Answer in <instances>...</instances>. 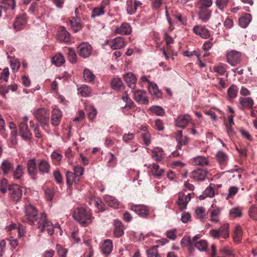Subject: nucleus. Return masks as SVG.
<instances>
[{"mask_svg":"<svg viewBox=\"0 0 257 257\" xmlns=\"http://www.w3.org/2000/svg\"><path fill=\"white\" fill-rule=\"evenodd\" d=\"M27 169L31 178L36 179L38 172L43 175L49 174L50 172L51 165L49 162L44 159L36 161L35 159L33 158L27 161Z\"/></svg>","mask_w":257,"mask_h":257,"instance_id":"nucleus-1","label":"nucleus"},{"mask_svg":"<svg viewBox=\"0 0 257 257\" xmlns=\"http://www.w3.org/2000/svg\"><path fill=\"white\" fill-rule=\"evenodd\" d=\"M73 217L82 226H86L92 221L91 213L88 208L78 207L75 208L73 213Z\"/></svg>","mask_w":257,"mask_h":257,"instance_id":"nucleus-2","label":"nucleus"},{"mask_svg":"<svg viewBox=\"0 0 257 257\" xmlns=\"http://www.w3.org/2000/svg\"><path fill=\"white\" fill-rule=\"evenodd\" d=\"M36 222L37 227L41 232L47 231L50 235L54 233V225L48 219L47 214L45 212L39 214V217Z\"/></svg>","mask_w":257,"mask_h":257,"instance_id":"nucleus-3","label":"nucleus"},{"mask_svg":"<svg viewBox=\"0 0 257 257\" xmlns=\"http://www.w3.org/2000/svg\"><path fill=\"white\" fill-rule=\"evenodd\" d=\"M39 214L38 210L32 205L28 204L25 207V215L22 217V221L30 225L34 224L37 222Z\"/></svg>","mask_w":257,"mask_h":257,"instance_id":"nucleus-4","label":"nucleus"},{"mask_svg":"<svg viewBox=\"0 0 257 257\" xmlns=\"http://www.w3.org/2000/svg\"><path fill=\"white\" fill-rule=\"evenodd\" d=\"M9 196L12 201L18 202L20 200L23 195L22 187L18 184H12L8 188Z\"/></svg>","mask_w":257,"mask_h":257,"instance_id":"nucleus-5","label":"nucleus"},{"mask_svg":"<svg viewBox=\"0 0 257 257\" xmlns=\"http://www.w3.org/2000/svg\"><path fill=\"white\" fill-rule=\"evenodd\" d=\"M34 115L36 119L39 122L41 126L47 125L49 121L50 115L49 112L45 109L41 108L37 110Z\"/></svg>","mask_w":257,"mask_h":257,"instance_id":"nucleus-6","label":"nucleus"},{"mask_svg":"<svg viewBox=\"0 0 257 257\" xmlns=\"http://www.w3.org/2000/svg\"><path fill=\"white\" fill-rule=\"evenodd\" d=\"M22 121L19 123V134L25 140H30L31 139L32 134L28 128L27 122L28 120L27 116H25L22 118Z\"/></svg>","mask_w":257,"mask_h":257,"instance_id":"nucleus-7","label":"nucleus"},{"mask_svg":"<svg viewBox=\"0 0 257 257\" xmlns=\"http://www.w3.org/2000/svg\"><path fill=\"white\" fill-rule=\"evenodd\" d=\"M77 52L81 57L87 58L91 54L92 47L89 43L83 42L77 46Z\"/></svg>","mask_w":257,"mask_h":257,"instance_id":"nucleus-8","label":"nucleus"},{"mask_svg":"<svg viewBox=\"0 0 257 257\" xmlns=\"http://www.w3.org/2000/svg\"><path fill=\"white\" fill-rule=\"evenodd\" d=\"M241 54L236 50H231L226 54L227 62L231 65L234 66L241 61Z\"/></svg>","mask_w":257,"mask_h":257,"instance_id":"nucleus-9","label":"nucleus"},{"mask_svg":"<svg viewBox=\"0 0 257 257\" xmlns=\"http://www.w3.org/2000/svg\"><path fill=\"white\" fill-rule=\"evenodd\" d=\"M130 209L142 217H146L149 214V207L144 205H132L131 206Z\"/></svg>","mask_w":257,"mask_h":257,"instance_id":"nucleus-10","label":"nucleus"},{"mask_svg":"<svg viewBox=\"0 0 257 257\" xmlns=\"http://www.w3.org/2000/svg\"><path fill=\"white\" fill-rule=\"evenodd\" d=\"M126 5L127 14L132 15L136 13L139 7L141 8L142 3L139 1L127 0Z\"/></svg>","mask_w":257,"mask_h":257,"instance_id":"nucleus-11","label":"nucleus"},{"mask_svg":"<svg viewBox=\"0 0 257 257\" xmlns=\"http://www.w3.org/2000/svg\"><path fill=\"white\" fill-rule=\"evenodd\" d=\"M193 31L203 39H207L210 36L209 31L204 26H195L193 28Z\"/></svg>","mask_w":257,"mask_h":257,"instance_id":"nucleus-12","label":"nucleus"},{"mask_svg":"<svg viewBox=\"0 0 257 257\" xmlns=\"http://www.w3.org/2000/svg\"><path fill=\"white\" fill-rule=\"evenodd\" d=\"M134 99L141 104H147L149 100L146 95V92L143 90H138L134 91Z\"/></svg>","mask_w":257,"mask_h":257,"instance_id":"nucleus-13","label":"nucleus"},{"mask_svg":"<svg viewBox=\"0 0 257 257\" xmlns=\"http://www.w3.org/2000/svg\"><path fill=\"white\" fill-rule=\"evenodd\" d=\"M27 23V18L25 15L23 14L17 17L14 24L13 28L16 31L22 30L24 26Z\"/></svg>","mask_w":257,"mask_h":257,"instance_id":"nucleus-14","label":"nucleus"},{"mask_svg":"<svg viewBox=\"0 0 257 257\" xmlns=\"http://www.w3.org/2000/svg\"><path fill=\"white\" fill-rule=\"evenodd\" d=\"M62 114L61 111L58 108H54L51 114V124L54 126H58L61 120Z\"/></svg>","mask_w":257,"mask_h":257,"instance_id":"nucleus-15","label":"nucleus"},{"mask_svg":"<svg viewBox=\"0 0 257 257\" xmlns=\"http://www.w3.org/2000/svg\"><path fill=\"white\" fill-rule=\"evenodd\" d=\"M57 39L60 41L64 42L65 43H68L71 41L70 34L64 27L60 28V30L58 32Z\"/></svg>","mask_w":257,"mask_h":257,"instance_id":"nucleus-16","label":"nucleus"},{"mask_svg":"<svg viewBox=\"0 0 257 257\" xmlns=\"http://www.w3.org/2000/svg\"><path fill=\"white\" fill-rule=\"evenodd\" d=\"M212 11L209 9H198V17L202 22L206 23L209 21Z\"/></svg>","mask_w":257,"mask_h":257,"instance_id":"nucleus-17","label":"nucleus"},{"mask_svg":"<svg viewBox=\"0 0 257 257\" xmlns=\"http://www.w3.org/2000/svg\"><path fill=\"white\" fill-rule=\"evenodd\" d=\"M109 45L113 50L119 49L125 46V42L123 38L118 37L112 40Z\"/></svg>","mask_w":257,"mask_h":257,"instance_id":"nucleus-18","label":"nucleus"},{"mask_svg":"<svg viewBox=\"0 0 257 257\" xmlns=\"http://www.w3.org/2000/svg\"><path fill=\"white\" fill-rule=\"evenodd\" d=\"M239 108L242 110L252 108L253 100L250 97H240L239 99Z\"/></svg>","mask_w":257,"mask_h":257,"instance_id":"nucleus-19","label":"nucleus"},{"mask_svg":"<svg viewBox=\"0 0 257 257\" xmlns=\"http://www.w3.org/2000/svg\"><path fill=\"white\" fill-rule=\"evenodd\" d=\"M207 172L203 169H198L194 170L191 177L197 181H204L206 178Z\"/></svg>","mask_w":257,"mask_h":257,"instance_id":"nucleus-20","label":"nucleus"},{"mask_svg":"<svg viewBox=\"0 0 257 257\" xmlns=\"http://www.w3.org/2000/svg\"><path fill=\"white\" fill-rule=\"evenodd\" d=\"M191 120L190 115L185 114L178 117L176 120V125L178 127L185 128Z\"/></svg>","mask_w":257,"mask_h":257,"instance_id":"nucleus-21","label":"nucleus"},{"mask_svg":"<svg viewBox=\"0 0 257 257\" xmlns=\"http://www.w3.org/2000/svg\"><path fill=\"white\" fill-rule=\"evenodd\" d=\"M123 79L129 87L133 89L135 88L137 82V78L133 73L129 72L124 75Z\"/></svg>","mask_w":257,"mask_h":257,"instance_id":"nucleus-22","label":"nucleus"},{"mask_svg":"<svg viewBox=\"0 0 257 257\" xmlns=\"http://www.w3.org/2000/svg\"><path fill=\"white\" fill-rule=\"evenodd\" d=\"M80 18L73 17L69 20V23L71 27V29L75 33L77 32L82 29V25L80 23Z\"/></svg>","mask_w":257,"mask_h":257,"instance_id":"nucleus-23","label":"nucleus"},{"mask_svg":"<svg viewBox=\"0 0 257 257\" xmlns=\"http://www.w3.org/2000/svg\"><path fill=\"white\" fill-rule=\"evenodd\" d=\"M132 31V28L128 23H123L119 27L116 28L115 33L122 35H129Z\"/></svg>","mask_w":257,"mask_h":257,"instance_id":"nucleus-24","label":"nucleus"},{"mask_svg":"<svg viewBox=\"0 0 257 257\" xmlns=\"http://www.w3.org/2000/svg\"><path fill=\"white\" fill-rule=\"evenodd\" d=\"M113 233L117 237L121 236L124 234L122 223L118 220L114 221Z\"/></svg>","mask_w":257,"mask_h":257,"instance_id":"nucleus-25","label":"nucleus"},{"mask_svg":"<svg viewBox=\"0 0 257 257\" xmlns=\"http://www.w3.org/2000/svg\"><path fill=\"white\" fill-rule=\"evenodd\" d=\"M100 248L103 253L109 254L111 252L113 248L112 241L110 239L105 240Z\"/></svg>","mask_w":257,"mask_h":257,"instance_id":"nucleus-26","label":"nucleus"},{"mask_svg":"<svg viewBox=\"0 0 257 257\" xmlns=\"http://www.w3.org/2000/svg\"><path fill=\"white\" fill-rule=\"evenodd\" d=\"M104 198L105 203L111 207L117 208L119 205V202L113 196L106 195Z\"/></svg>","mask_w":257,"mask_h":257,"instance_id":"nucleus-27","label":"nucleus"},{"mask_svg":"<svg viewBox=\"0 0 257 257\" xmlns=\"http://www.w3.org/2000/svg\"><path fill=\"white\" fill-rule=\"evenodd\" d=\"M193 163L195 166H204L209 164L207 157L202 156H198L193 158Z\"/></svg>","mask_w":257,"mask_h":257,"instance_id":"nucleus-28","label":"nucleus"},{"mask_svg":"<svg viewBox=\"0 0 257 257\" xmlns=\"http://www.w3.org/2000/svg\"><path fill=\"white\" fill-rule=\"evenodd\" d=\"M148 89L150 93L153 95L156 96L157 98H160L162 96V92L159 90L157 84L154 82L150 83L148 85Z\"/></svg>","mask_w":257,"mask_h":257,"instance_id":"nucleus-29","label":"nucleus"},{"mask_svg":"<svg viewBox=\"0 0 257 257\" xmlns=\"http://www.w3.org/2000/svg\"><path fill=\"white\" fill-rule=\"evenodd\" d=\"M251 20V16L249 14H245L238 20L239 25L242 28H246Z\"/></svg>","mask_w":257,"mask_h":257,"instance_id":"nucleus-30","label":"nucleus"},{"mask_svg":"<svg viewBox=\"0 0 257 257\" xmlns=\"http://www.w3.org/2000/svg\"><path fill=\"white\" fill-rule=\"evenodd\" d=\"M238 90L237 87L234 84H232L227 89V96L228 99L231 100L236 97Z\"/></svg>","mask_w":257,"mask_h":257,"instance_id":"nucleus-31","label":"nucleus"},{"mask_svg":"<svg viewBox=\"0 0 257 257\" xmlns=\"http://www.w3.org/2000/svg\"><path fill=\"white\" fill-rule=\"evenodd\" d=\"M242 229L239 225H236L235 227L233 233V240L235 242L238 244L241 242L242 238Z\"/></svg>","mask_w":257,"mask_h":257,"instance_id":"nucleus-32","label":"nucleus"},{"mask_svg":"<svg viewBox=\"0 0 257 257\" xmlns=\"http://www.w3.org/2000/svg\"><path fill=\"white\" fill-rule=\"evenodd\" d=\"M229 224L227 223H224L218 229H217L221 237L226 238L229 237Z\"/></svg>","mask_w":257,"mask_h":257,"instance_id":"nucleus-33","label":"nucleus"},{"mask_svg":"<svg viewBox=\"0 0 257 257\" xmlns=\"http://www.w3.org/2000/svg\"><path fill=\"white\" fill-rule=\"evenodd\" d=\"M227 68L228 66L226 64L220 63L217 65L214 66L213 69L214 72H216L220 75H223L226 72Z\"/></svg>","mask_w":257,"mask_h":257,"instance_id":"nucleus-34","label":"nucleus"},{"mask_svg":"<svg viewBox=\"0 0 257 257\" xmlns=\"http://www.w3.org/2000/svg\"><path fill=\"white\" fill-rule=\"evenodd\" d=\"M1 4L6 13L8 10H14L16 6L15 0H3Z\"/></svg>","mask_w":257,"mask_h":257,"instance_id":"nucleus-35","label":"nucleus"},{"mask_svg":"<svg viewBox=\"0 0 257 257\" xmlns=\"http://www.w3.org/2000/svg\"><path fill=\"white\" fill-rule=\"evenodd\" d=\"M1 169L3 171L4 174L6 175L10 171L13 170V166L9 161L6 160L2 163Z\"/></svg>","mask_w":257,"mask_h":257,"instance_id":"nucleus-36","label":"nucleus"},{"mask_svg":"<svg viewBox=\"0 0 257 257\" xmlns=\"http://www.w3.org/2000/svg\"><path fill=\"white\" fill-rule=\"evenodd\" d=\"M195 214L198 219L203 221L207 218L205 209L202 207H198L195 210Z\"/></svg>","mask_w":257,"mask_h":257,"instance_id":"nucleus-37","label":"nucleus"},{"mask_svg":"<svg viewBox=\"0 0 257 257\" xmlns=\"http://www.w3.org/2000/svg\"><path fill=\"white\" fill-rule=\"evenodd\" d=\"M212 4V0H198L196 6L198 9H208Z\"/></svg>","mask_w":257,"mask_h":257,"instance_id":"nucleus-38","label":"nucleus"},{"mask_svg":"<svg viewBox=\"0 0 257 257\" xmlns=\"http://www.w3.org/2000/svg\"><path fill=\"white\" fill-rule=\"evenodd\" d=\"M24 169L25 167L21 165H18L16 169L13 170V177L14 179H20L23 176Z\"/></svg>","mask_w":257,"mask_h":257,"instance_id":"nucleus-39","label":"nucleus"},{"mask_svg":"<svg viewBox=\"0 0 257 257\" xmlns=\"http://www.w3.org/2000/svg\"><path fill=\"white\" fill-rule=\"evenodd\" d=\"M151 169L152 174L157 177H161L164 173V170L163 169H160V167L155 164L152 165Z\"/></svg>","mask_w":257,"mask_h":257,"instance_id":"nucleus-40","label":"nucleus"},{"mask_svg":"<svg viewBox=\"0 0 257 257\" xmlns=\"http://www.w3.org/2000/svg\"><path fill=\"white\" fill-rule=\"evenodd\" d=\"M164 152L161 148H156L153 151V158L157 161H160L164 157Z\"/></svg>","mask_w":257,"mask_h":257,"instance_id":"nucleus-41","label":"nucleus"},{"mask_svg":"<svg viewBox=\"0 0 257 257\" xmlns=\"http://www.w3.org/2000/svg\"><path fill=\"white\" fill-rule=\"evenodd\" d=\"M111 85L112 88L114 90L118 91L120 90L123 86V83L120 78H114L111 82Z\"/></svg>","mask_w":257,"mask_h":257,"instance_id":"nucleus-42","label":"nucleus"},{"mask_svg":"<svg viewBox=\"0 0 257 257\" xmlns=\"http://www.w3.org/2000/svg\"><path fill=\"white\" fill-rule=\"evenodd\" d=\"M52 62L57 66H60L65 62L64 57L61 54H56L52 59Z\"/></svg>","mask_w":257,"mask_h":257,"instance_id":"nucleus-43","label":"nucleus"},{"mask_svg":"<svg viewBox=\"0 0 257 257\" xmlns=\"http://www.w3.org/2000/svg\"><path fill=\"white\" fill-rule=\"evenodd\" d=\"M220 214V210L218 208L211 210L210 221L214 223L218 222L219 221L218 217Z\"/></svg>","mask_w":257,"mask_h":257,"instance_id":"nucleus-44","label":"nucleus"},{"mask_svg":"<svg viewBox=\"0 0 257 257\" xmlns=\"http://www.w3.org/2000/svg\"><path fill=\"white\" fill-rule=\"evenodd\" d=\"M216 158L217 161L220 164H225L227 161V156L226 154L222 151H218L216 155Z\"/></svg>","mask_w":257,"mask_h":257,"instance_id":"nucleus-45","label":"nucleus"},{"mask_svg":"<svg viewBox=\"0 0 257 257\" xmlns=\"http://www.w3.org/2000/svg\"><path fill=\"white\" fill-rule=\"evenodd\" d=\"M194 245L196 248L201 251H206L207 250V242L204 240H200L195 242Z\"/></svg>","mask_w":257,"mask_h":257,"instance_id":"nucleus-46","label":"nucleus"},{"mask_svg":"<svg viewBox=\"0 0 257 257\" xmlns=\"http://www.w3.org/2000/svg\"><path fill=\"white\" fill-rule=\"evenodd\" d=\"M67 49L69 61L73 64L76 63L77 55L75 51L72 48H68Z\"/></svg>","mask_w":257,"mask_h":257,"instance_id":"nucleus-47","label":"nucleus"},{"mask_svg":"<svg viewBox=\"0 0 257 257\" xmlns=\"http://www.w3.org/2000/svg\"><path fill=\"white\" fill-rule=\"evenodd\" d=\"M230 0H216L215 2L216 7L223 12L227 7Z\"/></svg>","mask_w":257,"mask_h":257,"instance_id":"nucleus-48","label":"nucleus"},{"mask_svg":"<svg viewBox=\"0 0 257 257\" xmlns=\"http://www.w3.org/2000/svg\"><path fill=\"white\" fill-rule=\"evenodd\" d=\"M83 77L84 79L89 82H92L95 78L93 73L88 68H85L84 69Z\"/></svg>","mask_w":257,"mask_h":257,"instance_id":"nucleus-49","label":"nucleus"},{"mask_svg":"<svg viewBox=\"0 0 257 257\" xmlns=\"http://www.w3.org/2000/svg\"><path fill=\"white\" fill-rule=\"evenodd\" d=\"M220 252L224 255L223 257H236L233 252V250L231 248L223 247L220 249Z\"/></svg>","mask_w":257,"mask_h":257,"instance_id":"nucleus-50","label":"nucleus"},{"mask_svg":"<svg viewBox=\"0 0 257 257\" xmlns=\"http://www.w3.org/2000/svg\"><path fill=\"white\" fill-rule=\"evenodd\" d=\"M91 92V88L87 85L82 86L78 89L79 93L84 97L88 96Z\"/></svg>","mask_w":257,"mask_h":257,"instance_id":"nucleus-51","label":"nucleus"},{"mask_svg":"<svg viewBox=\"0 0 257 257\" xmlns=\"http://www.w3.org/2000/svg\"><path fill=\"white\" fill-rule=\"evenodd\" d=\"M105 13V11L103 9H102L99 6L94 8L91 13V17L94 18L96 17H99L104 15Z\"/></svg>","mask_w":257,"mask_h":257,"instance_id":"nucleus-52","label":"nucleus"},{"mask_svg":"<svg viewBox=\"0 0 257 257\" xmlns=\"http://www.w3.org/2000/svg\"><path fill=\"white\" fill-rule=\"evenodd\" d=\"M158 245L155 246L148 249L147 251L148 257H161V255L158 251Z\"/></svg>","mask_w":257,"mask_h":257,"instance_id":"nucleus-53","label":"nucleus"},{"mask_svg":"<svg viewBox=\"0 0 257 257\" xmlns=\"http://www.w3.org/2000/svg\"><path fill=\"white\" fill-rule=\"evenodd\" d=\"M86 111L88 112V118L90 120H93L97 113V110L92 106H87L86 107Z\"/></svg>","mask_w":257,"mask_h":257,"instance_id":"nucleus-54","label":"nucleus"},{"mask_svg":"<svg viewBox=\"0 0 257 257\" xmlns=\"http://www.w3.org/2000/svg\"><path fill=\"white\" fill-rule=\"evenodd\" d=\"M178 205L181 210L184 209L187 206L186 201L184 199V194L179 193L178 196V200L177 201Z\"/></svg>","mask_w":257,"mask_h":257,"instance_id":"nucleus-55","label":"nucleus"},{"mask_svg":"<svg viewBox=\"0 0 257 257\" xmlns=\"http://www.w3.org/2000/svg\"><path fill=\"white\" fill-rule=\"evenodd\" d=\"M116 164V158L112 154L109 153V158L107 162V166L108 167H113Z\"/></svg>","mask_w":257,"mask_h":257,"instance_id":"nucleus-56","label":"nucleus"},{"mask_svg":"<svg viewBox=\"0 0 257 257\" xmlns=\"http://www.w3.org/2000/svg\"><path fill=\"white\" fill-rule=\"evenodd\" d=\"M57 252L59 257H66L67 249L63 248L60 244L56 245Z\"/></svg>","mask_w":257,"mask_h":257,"instance_id":"nucleus-57","label":"nucleus"},{"mask_svg":"<svg viewBox=\"0 0 257 257\" xmlns=\"http://www.w3.org/2000/svg\"><path fill=\"white\" fill-rule=\"evenodd\" d=\"M181 244L185 246L191 247L193 245L192 241L189 236H185L181 241Z\"/></svg>","mask_w":257,"mask_h":257,"instance_id":"nucleus-58","label":"nucleus"},{"mask_svg":"<svg viewBox=\"0 0 257 257\" xmlns=\"http://www.w3.org/2000/svg\"><path fill=\"white\" fill-rule=\"evenodd\" d=\"M150 109L153 113L156 114L157 115L162 116L165 113L164 109L158 106H152Z\"/></svg>","mask_w":257,"mask_h":257,"instance_id":"nucleus-59","label":"nucleus"},{"mask_svg":"<svg viewBox=\"0 0 257 257\" xmlns=\"http://www.w3.org/2000/svg\"><path fill=\"white\" fill-rule=\"evenodd\" d=\"M55 193V189L54 187L47 188L45 190V194L47 196V200L51 201L53 198Z\"/></svg>","mask_w":257,"mask_h":257,"instance_id":"nucleus-60","label":"nucleus"},{"mask_svg":"<svg viewBox=\"0 0 257 257\" xmlns=\"http://www.w3.org/2000/svg\"><path fill=\"white\" fill-rule=\"evenodd\" d=\"M213 184H211L204 191V194L207 197H212L214 196V190L212 187Z\"/></svg>","mask_w":257,"mask_h":257,"instance_id":"nucleus-61","label":"nucleus"},{"mask_svg":"<svg viewBox=\"0 0 257 257\" xmlns=\"http://www.w3.org/2000/svg\"><path fill=\"white\" fill-rule=\"evenodd\" d=\"M66 177L67 183L68 184L69 186H70L72 184L74 178H75L76 177L75 176L73 173L67 171L66 173Z\"/></svg>","mask_w":257,"mask_h":257,"instance_id":"nucleus-62","label":"nucleus"},{"mask_svg":"<svg viewBox=\"0 0 257 257\" xmlns=\"http://www.w3.org/2000/svg\"><path fill=\"white\" fill-rule=\"evenodd\" d=\"M229 214L233 217H240L241 216V212L238 208H233L230 210Z\"/></svg>","mask_w":257,"mask_h":257,"instance_id":"nucleus-63","label":"nucleus"},{"mask_svg":"<svg viewBox=\"0 0 257 257\" xmlns=\"http://www.w3.org/2000/svg\"><path fill=\"white\" fill-rule=\"evenodd\" d=\"M8 182L7 179L3 178L0 183V191L2 193L5 194L7 191V186Z\"/></svg>","mask_w":257,"mask_h":257,"instance_id":"nucleus-64","label":"nucleus"}]
</instances>
